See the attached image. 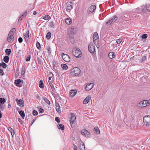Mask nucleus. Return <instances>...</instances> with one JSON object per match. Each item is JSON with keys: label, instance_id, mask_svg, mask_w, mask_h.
Segmentation results:
<instances>
[{"label": "nucleus", "instance_id": "obj_8", "mask_svg": "<svg viewBox=\"0 0 150 150\" xmlns=\"http://www.w3.org/2000/svg\"><path fill=\"white\" fill-rule=\"evenodd\" d=\"M94 83H90L87 84L86 86L85 89L87 91H89L93 87Z\"/></svg>", "mask_w": 150, "mask_h": 150}, {"label": "nucleus", "instance_id": "obj_33", "mask_svg": "<svg viewBox=\"0 0 150 150\" xmlns=\"http://www.w3.org/2000/svg\"><path fill=\"white\" fill-rule=\"evenodd\" d=\"M6 102V100L4 98H0V104H4Z\"/></svg>", "mask_w": 150, "mask_h": 150}, {"label": "nucleus", "instance_id": "obj_58", "mask_svg": "<svg viewBox=\"0 0 150 150\" xmlns=\"http://www.w3.org/2000/svg\"><path fill=\"white\" fill-rule=\"evenodd\" d=\"M74 150H78L77 146L74 144Z\"/></svg>", "mask_w": 150, "mask_h": 150}, {"label": "nucleus", "instance_id": "obj_38", "mask_svg": "<svg viewBox=\"0 0 150 150\" xmlns=\"http://www.w3.org/2000/svg\"><path fill=\"white\" fill-rule=\"evenodd\" d=\"M52 64L53 66V68L54 69H56V66L57 65V62L55 61H53L52 62Z\"/></svg>", "mask_w": 150, "mask_h": 150}, {"label": "nucleus", "instance_id": "obj_63", "mask_svg": "<svg viewBox=\"0 0 150 150\" xmlns=\"http://www.w3.org/2000/svg\"><path fill=\"white\" fill-rule=\"evenodd\" d=\"M52 77H49V81H51L52 80Z\"/></svg>", "mask_w": 150, "mask_h": 150}, {"label": "nucleus", "instance_id": "obj_36", "mask_svg": "<svg viewBox=\"0 0 150 150\" xmlns=\"http://www.w3.org/2000/svg\"><path fill=\"white\" fill-rule=\"evenodd\" d=\"M5 52L7 55H9L11 53V50L9 49H6L5 50Z\"/></svg>", "mask_w": 150, "mask_h": 150}, {"label": "nucleus", "instance_id": "obj_51", "mask_svg": "<svg viewBox=\"0 0 150 150\" xmlns=\"http://www.w3.org/2000/svg\"><path fill=\"white\" fill-rule=\"evenodd\" d=\"M116 42L117 44H120V43L122 41V40L121 39H117V40H116Z\"/></svg>", "mask_w": 150, "mask_h": 150}, {"label": "nucleus", "instance_id": "obj_42", "mask_svg": "<svg viewBox=\"0 0 150 150\" xmlns=\"http://www.w3.org/2000/svg\"><path fill=\"white\" fill-rule=\"evenodd\" d=\"M113 23V22H112V20L110 18L106 23V24L107 25H110Z\"/></svg>", "mask_w": 150, "mask_h": 150}, {"label": "nucleus", "instance_id": "obj_17", "mask_svg": "<svg viewBox=\"0 0 150 150\" xmlns=\"http://www.w3.org/2000/svg\"><path fill=\"white\" fill-rule=\"evenodd\" d=\"M76 93V91L75 90H71L69 92V96L70 97H73Z\"/></svg>", "mask_w": 150, "mask_h": 150}, {"label": "nucleus", "instance_id": "obj_3", "mask_svg": "<svg viewBox=\"0 0 150 150\" xmlns=\"http://www.w3.org/2000/svg\"><path fill=\"white\" fill-rule=\"evenodd\" d=\"M144 125L146 127L150 126V116L149 115L145 116L143 118Z\"/></svg>", "mask_w": 150, "mask_h": 150}, {"label": "nucleus", "instance_id": "obj_34", "mask_svg": "<svg viewBox=\"0 0 150 150\" xmlns=\"http://www.w3.org/2000/svg\"><path fill=\"white\" fill-rule=\"evenodd\" d=\"M19 114H20L21 116L22 117V118L24 119L25 116V114L24 112L23 111L21 110L20 111Z\"/></svg>", "mask_w": 150, "mask_h": 150}, {"label": "nucleus", "instance_id": "obj_59", "mask_svg": "<svg viewBox=\"0 0 150 150\" xmlns=\"http://www.w3.org/2000/svg\"><path fill=\"white\" fill-rule=\"evenodd\" d=\"M146 59V57L145 56H144L142 58L143 61H144Z\"/></svg>", "mask_w": 150, "mask_h": 150}, {"label": "nucleus", "instance_id": "obj_9", "mask_svg": "<svg viewBox=\"0 0 150 150\" xmlns=\"http://www.w3.org/2000/svg\"><path fill=\"white\" fill-rule=\"evenodd\" d=\"M88 49L89 52L91 53H93L95 50V47L90 43L88 45Z\"/></svg>", "mask_w": 150, "mask_h": 150}, {"label": "nucleus", "instance_id": "obj_32", "mask_svg": "<svg viewBox=\"0 0 150 150\" xmlns=\"http://www.w3.org/2000/svg\"><path fill=\"white\" fill-rule=\"evenodd\" d=\"M45 101V102L47 104L50 105V102L48 100V99L45 97H44L42 98Z\"/></svg>", "mask_w": 150, "mask_h": 150}, {"label": "nucleus", "instance_id": "obj_52", "mask_svg": "<svg viewBox=\"0 0 150 150\" xmlns=\"http://www.w3.org/2000/svg\"><path fill=\"white\" fill-rule=\"evenodd\" d=\"M33 114L34 115H37L38 114V112L37 111L34 110L33 111Z\"/></svg>", "mask_w": 150, "mask_h": 150}, {"label": "nucleus", "instance_id": "obj_14", "mask_svg": "<svg viewBox=\"0 0 150 150\" xmlns=\"http://www.w3.org/2000/svg\"><path fill=\"white\" fill-rule=\"evenodd\" d=\"M16 101L20 107H22L24 106V101L23 100L21 99L19 100L16 99Z\"/></svg>", "mask_w": 150, "mask_h": 150}, {"label": "nucleus", "instance_id": "obj_16", "mask_svg": "<svg viewBox=\"0 0 150 150\" xmlns=\"http://www.w3.org/2000/svg\"><path fill=\"white\" fill-rule=\"evenodd\" d=\"M96 6L95 5H92L88 8V11L89 12L92 13L96 9Z\"/></svg>", "mask_w": 150, "mask_h": 150}, {"label": "nucleus", "instance_id": "obj_20", "mask_svg": "<svg viewBox=\"0 0 150 150\" xmlns=\"http://www.w3.org/2000/svg\"><path fill=\"white\" fill-rule=\"evenodd\" d=\"M27 13V11H25L22 15L19 16L18 21H19L20 20H22V19L23 18V17H25L26 16Z\"/></svg>", "mask_w": 150, "mask_h": 150}, {"label": "nucleus", "instance_id": "obj_62", "mask_svg": "<svg viewBox=\"0 0 150 150\" xmlns=\"http://www.w3.org/2000/svg\"><path fill=\"white\" fill-rule=\"evenodd\" d=\"M37 13V12H36L35 11H34L33 12V14L34 15H35Z\"/></svg>", "mask_w": 150, "mask_h": 150}, {"label": "nucleus", "instance_id": "obj_49", "mask_svg": "<svg viewBox=\"0 0 150 150\" xmlns=\"http://www.w3.org/2000/svg\"><path fill=\"white\" fill-rule=\"evenodd\" d=\"M55 120L58 123H59L60 122V118L58 117H56L55 119Z\"/></svg>", "mask_w": 150, "mask_h": 150}, {"label": "nucleus", "instance_id": "obj_40", "mask_svg": "<svg viewBox=\"0 0 150 150\" xmlns=\"http://www.w3.org/2000/svg\"><path fill=\"white\" fill-rule=\"evenodd\" d=\"M26 69L24 67H23L22 68L21 73L22 75H24Z\"/></svg>", "mask_w": 150, "mask_h": 150}, {"label": "nucleus", "instance_id": "obj_18", "mask_svg": "<svg viewBox=\"0 0 150 150\" xmlns=\"http://www.w3.org/2000/svg\"><path fill=\"white\" fill-rule=\"evenodd\" d=\"M91 98V96L89 95L87 96L83 100V103L84 104H87Z\"/></svg>", "mask_w": 150, "mask_h": 150}, {"label": "nucleus", "instance_id": "obj_60", "mask_svg": "<svg viewBox=\"0 0 150 150\" xmlns=\"http://www.w3.org/2000/svg\"><path fill=\"white\" fill-rule=\"evenodd\" d=\"M36 98L37 99L40 100V97L38 95H37L36 96Z\"/></svg>", "mask_w": 150, "mask_h": 150}, {"label": "nucleus", "instance_id": "obj_2", "mask_svg": "<svg viewBox=\"0 0 150 150\" xmlns=\"http://www.w3.org/2000/svg\"><path fill=\"white\" fill-rule=\"evenodd\" d=\"M72 54L76 57L79 58L81 56V52L80 50L77 48H74L73 50Z\"/></svg>", "mask_w": 150, "mask_h": 150}, {"label": "nucleus", "instance_id": "obj_45", "mask_svg": "<svg viewBox=\"0 0 150 150\" xmlns=\"http://www.w3.org/2000/svg\"><path fill=\"white\" fill-rule=\"evenodd\" d=\"M36 46L38 49H40L41 48L39 42H37L36 43Z\"/></svg>", "mask_w": 150, "mask_h": 150}, {"label": "nucleus", "instance_id": "obj_43", "mask_svg": "<svg viewBox=\"0 0 150 150\" xmlns=\"http://www.w3.org/2000/svg\"><path fill=\"white\" fill-rule=\"evenodd\" d=\"M69 39L71 43L73 44L74 43V40L73 37H70L69 38Z\"/></svg>", "mask_w": 150, "mask_h": 150}, {"label": "nucleus", "instance_id": "obj_46", "mask_svg": "<svg viewBox=\"0 0 150 150\" xmlns=\"http://www.w3.org/2000/svg\"><path fill=\"white\" fill-rule=\"evenodd\" d=\"M1 66L4 68H6L7 67V65L4 62H2L1 64Z\"/></svg>", "mask_w": 150, "mask_h": 150}, {"label": "nucleus", "instance_id": "obj_55", "mask_svg": "<svg viewBox=\"0 0 150 150\" xmlns=\"http://www.w3.org/2000/svg\"><path fill=\"white\" fill-rule=\"evenodd\" d=\"M39 112L40 113H42L44 112V110L43 109L40 108L39 109Z\"/></svg>", "mask_w": 150, "mask_h": 150}, {"label": "nucleus", "instance_id": "obj_6", "mask_svg": "<svg viewBox=\"0 0 150 150\" xmlns=\"http://www.w3.org/2000/svg\"><path fill=\"white\" fill-rule=\"evenodd\" d=\"M62 57L63 59L66 62H69L70 60V57L66 54L62 53Z\"/></svg>", "mask_w": 150, "mask_h": 150}, {"label": "nucleus", "instance_id": "obj_11", "mask_svg": "<svg viewBox=\"0 0 150 150\" xmlns=\"http://www.w3.org/2000/svg\"><path fill=\"white\" fill-rule=\"evenodd\" d=\"M81 134L85 137H89V133L86 129H83L81 131Z\"/></svg>", "mask_w": 150, "mask_h": 150}, {"label": "nucleus", "instance_id": "obj_56", "mask_svg": "<svg viewBox=\"0 0 150 150\" xmlns=\"http://www.w3.org/2000/svg\"><path fill=\"white\" fill-rule=\"evenodd\" d=\"M47 50L48 53L49 54H50L51 53V49L50 47H48L47 49Z\"/></svg>", "mask_w": 150, "mask_h": 150}, {"label": "nucleus", "instance_id": "obj_44", "mask_svg": "<svg viewBox=\"0 0 150 150\" xmlns=\"http://www.w3.org/2000/svg\"><path fill=\"white\" fill-rule=\"evenodd\" d=\"M141 10L142 12H144L145 11V8H146V5H143L141 7Z\"/></svg>", "mask_w": 150, "mask_h": 150}, {"label": "nucleus", "instance_id": "obj_25", "mask_svg": "<svg viewBox=\"0 0 150 150\" xmlns=\"http://www.w3.org/2000/svg\"><path fill=\"white\" fill-rule=\"evenodd\" d=\"M8 130L11 133L12 136L15 134V132L14 130L11 127H8Z\"/></svg>", "mask_w": 150, "mask_h": 150}, {"label": "nucleus", "instance_id": "obj_47", "mask_svg": "<svg viewBox=\"0 0 150 150\" xmlns=\"http://www.w3.org/2000/svg\"><path fill=\"white\" fill-rule=\"evenodd\" d=\"M148 37V35L146 34H144L142 36V38L143 39H146Z\"/></svg>", "mask_w": 150, "mask_h": 150}, {"label": "nucleus", "instance_id": "obj_4", "mask_svg": "<svg viewBox=\"0 0 150 150\" xmlns=\"http://www.w3.org/2000/svg\"><path fill=\"white\" fill-rule=\"evenodd\" d=\"M80 73V69L77 67L74 68L71 70L72 74L74 75L75 76L78 75Z\"/></svg>", "mask_w": 150, "mask_h": 150}, {"label": "nucleus", "instance_id": "obj_50", "mask_svg": "<svg viewBox=\"0 0 150 150\" xmlns=\"http://www.w3.org/2000/svg\"><path fill=\"white\" fill-rule=\"evenodd\" d=\"M50 27L54 28V25L53 21L51 22L50 23Z\"/></svg>", "mask_w": 150, "mask_h": 150}, {"label": "nucleus", "instance_id": "obj_10", "mask_svg": "<svg viewBox=\"0 0 150 150\" xmlns=\"http://www.w3.org/2000/svg\"><path fill=\"white\" fill-rule=\"evenodd\" d=\"M23 36L26 42H29V31L28 30L23 34Z\"/></svg>", "mask_w": 150, "mask_h": 150}, {"label": "nucleus", "instance_id": "obj_19", "mask_svg": "<svg viewBox=\"0 0 150 150\" xmlns=\"http://www.w3.org/2000/svg\"><path fill=\"white\" fill-rule=\"evenodd\" d=\"M55 108L57 112L59 113H61V110L60 106L59 103H56L55 104Z\"/></svg>", "mask_w": 150, "mask_h": 150}, {"label": "nucleus", "instance_id": "obj_61", "mask_svg": "<svg viewBox=\"0 0 150 150\" xmlns=\"http://www.w3.org/2000/svg\"><path fill=\"white\" fill-rule=\"evenodd\" d=\"M30 57H28L26 59V61L27 62L29 61L30 60Z\"/></svg>", "mask_w": 150, "mask_h": 150}, {"label": "nucleus", "instance_id": "obj_23", "mask_svg": "<svg viewBox=\"0 0 150 150\" xmlns=\"http://www.w3.org/2000/svg\"><path fill=\"white\" fill-rule=\"evenodd\" d=\"M65 22L67 24L69 25L71 23V20L70 18H68L65 19Z\"/></svg>", "mask_w": 150, "mask_h": 150}, {"label": "nucleus", "instance_id": "obj_7", "mask_svg": "<svg viewBox=\"0 0 150 150\" xmlns=\"http://www.w3.org/2000/svg\"><path fill=\"white\" fill-rule=\"evenodd\" d=\"M14 40V38L13 35L11 34H8L7 41L9 43H12L13 42Z\"/></svg>", "mask_w": 150, "mask_h": 150}, {"label": "nucleus", "instance_id": "obj_30", "mask_svg": "<svg viewBox=\"0 0 150 150\" xmlns=\"http://www.w3.org/2000/svg\"><path fill=\"white\" fill-rule=\"evenodd\" d=\"M39 86L41 88H43L44 87V84L42 80H40V81Z\"/></svg>", "mask_w": 150, "mask_h": 150}, {"label": "nucleus", "instance_id": "obj_5", "mask_svg": "<svg viewBox=\"0 0 150 150\" xmlns=\"http://www.w3.org/2000/svg\"><path fill=\"white\" fill-rule=\"evenodd\" d=\"M149 100H144L140 102L139 103V107H144L147 106H148L150 104L149 103Z\"/></svg>", "mask_w": 150, "mask_h": 150}, {"label": "nucleus", "instance_id": "obj_21", "mask_svg": "<svg viewBox=\"0 0 150 150\" xmlns=\"http://www.w3.org/2000/svg\"><path fill=\"white\" fill-rule=\"evenodd\" d=\"M66 7L67 11L70 12L73 8V6L70 4H67Z\"/></svg>", "mask_w": 150, "mask_h": 150}, {"label": "nucleus", "instance_id": "obj_64", "mask_svg": "<svg viewBox=\"0 0 150 150\" xmlns=\"http://www.w3.org/2000/svg\"><path fill=\"white\" fill-rule=\"evenodd\" d=\"M8 108H10L11 107V105L10 104H8Z\"/></svg>", "mask_w": 150, "mask_h": 150}, {"label": "nucleus", "instance_id": "obj_54", "mask_svg": "<svg viewBox=\"0 0 150 150\" xmlns=\"http://www.w3.org/2000/svg\"><path fill=\"white\" fill-rule=\"evenodd\" d=\"M23 40V39L21 37H20L18 39V41L19 42V43H22Z\"/></svg>", "mask_w": 150, "mask_h": 150}, {"label": "nucleus", "instance_id": "obj_22", "mask_svg": "<svg viewBox=\"0 0 150 150\" xmlns=\"http://www.w3.org/2000/svg\"><path fill=\"white\" fill-rule=\"evenodd\" d=\"M21 82V81L20 79H18L17 80H15V83L16 84V85L19 87H21V85L20 84Z\"/></svg>", "mask_w": 150, "mask_h": 150}, {"label": "nucleus", "instance_id": "obj_28", "mask_svg": "<svg viewBox=\"0 0 150 150\" xmlns=\"http://www.w3.org/2000/svg\"><path fill=\"white\" fill-rule=\"evenodd\" d=\"M57 127L59 129H61L62 130H63L64 129V126L61 124H59L57 126Z\"/></svg>", "mask_w": 150, "mask_h": 150}, {"label": "nucleus", "instance_id": "obj_27", "mask_svg": "<svg viewBox=\"0 0 150 150\" xmlns=\"http://www.w3.org/2000/svg\"><path fill=\"white\" fill-rule=\"evenodd\" d=\"M53 78H52V80L51 81H49V84L51 86V88H52L54 87L53 84H54V82H53Z\"/></svg>", "mask_w": 150, "mask_h": 150}, {"label": "nucleus", "instance_id": "obj_35", "mask_svg": "<svg viewBox=\"0 0 150 150\" xmlns=\"http://www.w3.org/2000/svg\"><path fill=\"white\" fill-rule=\"evenodd\" d=\"M94 131L97 134H99L100 133V130L98 127H95L94 129Z\"/></svg>", "mask_w": 150, "mask_h": 150}, {"label": "nucleus", "instance_id": "obj_26", "mask_svg": "<svg viewBox=\"0 0 150 150\" xmlns=\"http://www.w3.org/2000/svg\"><path fill=\"white\" fill-rule=\"evenodd\" d=\"M16 31V29L15 28H13L12 29L9 31L8 34H10L13 35H14Z\"/></svg>", "mask_w": 150, "mask_h": 150}, {"label": "nucleus", "instance_id": "obj_12", "mask_svg": "<svg viewBox=\"0 0 150 150\" xmlns=\"http://www.w3.org/2000/svg\"><path fill=\"white\" fill-rule=\"evenodd\" d=\"M75 33V31L74 28H71L69 29L68 31V34L70 36H72Z\"/></svg>", "mask_w": 150, "mask_h": 150}, {"label": "nucleus", "instance_id": "obj_31", "mask_svg": "<svg viewBox=\"0 0 150 150\" xmlns=\"http://www.w3.org/2000/svg\"><path fill=\"white\" fill-rule=\"evenodd\" d=\"M111 20H112V22L114 23L115 22L117 19V17L116 16H114L110 18Z\"/></svg>", "mask_w": 150, "mask_h": 150}, {"label": "nucleus", "instance_id": "obj_57", "mask_svg": "<svg viewBox=\"0 0 150 150\" xmlns=\"http://www.w3.org/2000/svg\"><path fill=\"white\" fill-rule=\"evenodd\" d=\"M0 108L2 111L4 110V107L2 104H0Z\"/></svg>", "mask_w": 150, "mask_h": 150}, {"label": "nucleus", "instance_id": "obj_1", "mask_svg": "<svg viewBox=\"0 0 150 150\" xmlns=\"http://www.w3.org/2000/svg\"><path fill=\"white\" fill-rule=\"evenodd\" d=\"M71 117L70 118V121L71 125V127L72 128L75 127L76 120V115L74 113H71Z\"/></svg>", "mask_w": 150, "mask_h": 150}, {"label": "nucleus", "instance_id": "obj_15", "mask_svg": "<svg viewBox=\"0 0 150 150\" xmlns=\"http://www.w3.org/2000/svg\"><path fill=\"white\" fill-rule=\"evenodd\" d=\"M98 34L97 33H95L93 35V42L96 44V40L98 38Z\"/></svg>", "mask_w": 150, "mask_h": 150}, {"label": "nucleus", "instance_id": "obj_24", "mask_svg": "<svg viewBox=\"0 0 150 150\" xmlns=\"http://www.w3.org/2000/svg\"><path fill=\"white\" fill-rule=\"evenodd\" d=\"M115 57L114 53L113 52H110L108 54V57L110 59H112Z\"/></svg>", "mask_w": 150, "mask_h": 150}, {"label": "nucleus", "instance_id": "obj_13", "mask_svg": "<svg viewBox=\"0 0 150 150\" xmlns=\"http://www.w3.org/2000/svg\"><path fill=\"white\" fill-rule=\"evenodd\" d=\"M79 147L80 150H85V147L84 143L81 141L79 142Z\"/></svg>", "mask_w": 150, "mask_h": 150}, {"label": "nucleus", "instance_id": "obj_53", "mask_svg": "<svg viewBox=\"0 0 150 150\" xmlns=\"http://www.w3.org/2000/svg\"><path fill=\"white\" fill-rule=\"evenodd\" d=\"M4 72H3V70L1 69H0V75L1 76H3L4 75Z\"/></svg>", "mask_w": 150, "mask_h": 150}, {"label": "nucleus", "instance_id": "obj_29", "mask_svg": "<svg viewBox=\"0 0 150 150\" xmlns=\"http://www.w3.org/2000/svg\"><path fill=\"white\" fill-rule=\"evenodd\" d=\"M4 61L6 63H8L9 60V57L7 56L4 57Z\"/></svg>", "mask_w": 150, "mask_h": 150}, {"label": "nucleus", "instance_id": "obj_41", "mask_svg": "<svg viewBox=\"0 0 150 150\" xmlns=\"http://www.w3.org/2000/svg\"><path fill=\"white\" fill-rule=\"evenodd\" d=\"M51 37V33L49 32L47 33L46 35V37L48 39H50Z\"/></svg>", "mask_w": 150, "mask_h": 150}, {"label": "nucleus", "instance_id": "obj_37", "mask_svg": "<svg viewBox=\"0 0 150 150\" xmlns=\"http://www.w3.org/2000/svg\"><path fill=\"white\" fill-rule=\"evenodd\" d=\"M146 9L147 11L150 12V4L146 5Z\"/></svg>", "mask_w": 150, "mask_h": 150}, {"label": "nucleus", "instance_id": "obj_48", "mask_svg": "<svg viewBox=\"0 0 150 150\" xmlns=\"http://www.w3.org/2000/svg\"><path fill=\"white\" fill-rule=\"evenodd\" d=\"M50 17L49 15H45L44 16L43 19L45 20H47Z\"/></svg>", "mask_w": 150, "mask_h": 150}, {"label": "nucleus", "instance_id": "obj_39", "mask_svg": "<svg viewBox=\"0 0 150 150\" xmlns=\"http://www.w3.org/2000/svg\"><path fill=\"white\" fill-rule=\"evenodd\" d=\"M63 69L67 70L68 69V66L67 65L62 64L61 65Z\"/></svg>", "mask_w": 150, "mask_h": 150}]
</instances>
